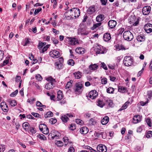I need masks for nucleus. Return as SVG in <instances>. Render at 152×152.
<instances>
[{
    "instance_id": "1",
    "label": "nucleus",
    "mask_w": 152,
    "mask_h": 152,
    "mask_svg": "<svg viewBox=\"0 0 152 152\" xmlns=\"http://www.w3.org/2000/svg\"><path fill=\"white\" fill-rule=\"evenodd\" d=\"M65 42L69 45H75L79 44L78 40L75 37H66L65 39Z\"/></svg>"
},
{
    "instance_id": "2",
    "label": "nucleus",
    "mask_w": 152,
    "mask_h": 152,
    "mask_svg": "<svg viewBox=\"0 0 152 152\" xmlns=\"http://www.w3.org/2000/svg\"><path fill=\"white\" fill-rule=\"evenodd\" d=\"M94 50L97 54H104L106 53L107 49L100 45H98L95 48Z\"/></svg>"
},
{
    "instance_id": "3",
    "label": "nucleus",
    "mask_w": 152,
    "mask_h": 152,
    "mask_svg": "<svg viewBox=\"0 0 152 152\" xmlns=\"http://www.w3.org/2000/svg\"><path fill=\"white\" fill-rule=\"evenodd\" d=\"M133 60L132 57L129 56H125L124 58V63L126 66H130L133 64Z\"/></svg>"
},
{
    "instance_id": "4",
    "label": "nucleus",
    "mask_w": 152,
    "mask_h": 152,
    "mask_svg": "<svg viewBox=\"0 0 152 152\" xmlns=\"http://www.w3.org/2000/svg\"><path fill=\"white\" fill-rule=\"evenodd\" d=\"M123 36L124 39L126 40L131 41L133 38L132 34L129 31H125L123 34Z\"/></svg>"
},
{
    "instance_id": "5",
    "label": "nucleus",
    "mask_w": 152,
    "mask_h": 152,
    "mask_svg": "<svg viewBox=\"0 0 152 152\" xmlns=\"http://www.w3.org/2000/svg\"><path fill=\"white\" fill-rule=\"evenodd\" d=\"M78 34L81 35H87L88 32V31H86L85 26L83 24H81L80 25V27L78 29Z\"/></svg>"
},
{
    "instance_id": "6",
    "label": "nucleus",
    "mask_w": 152,
    "mask_h": 152,
    "mask_svg": "<svg viewBox=\"0 0 152 152\" xmlns=\"http://www.w3.org/2000/svg\"><path fill=\"white\" fill-rule=\"evenodd\" d=\"M72 15L74 16L75 18L78 17L80 14V11L78 8H73L70 9Z\"/></svg>"
},
{
    "instance_id": "7",
    "label": "nucleus",
    "mask_w": 152,
    "mask_h": 152,
    "mask_svg": "<svg viewBox=\"0 0 152 152\" xmlns=\"http://www.w3.org/2000/svg\"><path fill=\"white\" fill-rule=\"evenodd\" d=\"M98 95V93L96 90H92L90 91L88 94L87 95L88 98L92 99H94L96 98Z\"/></svg>"
},
{
    "instance_id": "8",
    "label": "nucleus",
    "mask_w": 152,
    "mask_h": 152,
    "mask_svg": "<svg viewBox=\"0 0 152 152\" xmlns=\"http://www.w3.org/2000/svg\"><path fill=\"white\" fill-rule=\"evenodd\" d=\"M49 54L51 57L54 58H57L60 56V53L55 50L51 51L50 52Z\"/></svg>"
},
{
    "instance_id": "9",
    "label": "nucleus",
    "mask_w": 152,
    "mask_h": 152,
    "mask_svg": "<svg viewBox=\"0 0 152 152\" xmlns=\"http://www.w3.org/2000/svg\"><path fill=\"white\" fill-rule=\"evenodd\" d=\"M97 149L99 152H106L107 151L106 147L102 144L98 145L97 147Z\"/></svg>"
},
{
    "instance_id": "10",
    "label": "nucleus",
    "mask_w": 152,
    "mask_h": 152,
    "mask_svg": "<svg viewBox=\"0 0 152 152\" xmlns=\"http://www.w3.org/2000/svg\"><path fill=\"white\" fill-rule=\"evenodd\" d=\"M144 30L148 33L152 32V24L150 23H147L145 25L144 27Z\"/></svg>"
},
{
    "instance_id": "11",
    "label": "nucleus",
    "mask_w": 152,
    "mask_h": 152,
    "mask_svg": "<svg viewBox=\"0 0 152 152\" xmlns=\"http://www.w3.org/2000/svg\"><path fill=\"white\" fill-rule=\"evenodd\" d=\"M151 11V7L150 6H145L142 9V13L144 15H146L150 12Z\"/></svg>"
},
{
    "instance_id": "12",
    "label": "nucleus",
    "mask_w": 152,
    "mask_h": 152,
    "mask_svg": "<svg viewBox=\"0 0 152 152\" xmlns=\"http://www.w3.org/2000/svg\"><path fill=\"white\" fill-rule=\"evenodd\" d=\"M83 85L81 83H77L75 91L79 93L81 92L83 90Z\"/></svg>"
},
{
    "instance_id": "13",
    "label": "nucleus",
    "mask_w": 152,
    "mask_h": 152,
    "mask_svg": "<svg viewBox=\"0 0 152 152\" xmlns=\"http://www.w3.org/2000/svg\"><path fill=\"white\" fill-rule=\"evenodd\" d=\"M0 107L2 110L4 112H7L9 109L7 104L5 102H2L1 103Z\"/></svg>"
},
{
    "instance_id": "14",
    "label": "nucleus",
    "mask_w": 152,
    "mask_h": 152,
    "mask_svg": "<svg viewBox=\"0 0 152 152\" xmlns=\"http://www.w3.org/2000/svg\"><path fill=\"white\" fill-rule=\"evenodd\" d=\"M133 122L134 124H137L141 121L142 119V117L140 115H136L133 118Z\"/></svg>"
},
{
    "instance_id": "15",
    "label": "nucleus",
    "mask_w": 152,
    "mask_h": 152,
    "mask_svg": "<svg viewBox=\"0 0 152 152\" xmlns=\"http://www.w3.org/2000/svg\"><path fill=\"white\" fill-rule=\"evenodd\" d=\"M111 38L110 34L109 33H106L104 34L103 37V40L107 42H109Z\"/></svg>"
},
{
    "instance_id": "16",
    "label": "nucleus",
    "mask_w": 152,
    "mask_h": 152,
    "mask_svg": "<svg viewBox=\"0 0 152 152\" xmlns=\"http://www.w3.org/2000/svg\"><path fill=\"white\" fill-rule=\"evenodd\" d=\"M136 39L139 42H143L145 41V37L143 34H140L137 36Z\"/></svg>"
},
{
    "instance_id": "17",
    "label": "nucleus",
    "mask_w": 152,
    "mask_h": 152,
    "mask_svg": "<svg viewBox=\"0 0 152 152\" xmlns=\"http://www.w3.org/2000/svg\"><path fill=\"white\" fill-rule=\"evenodd\" d=\"M117 24L116 22L114 20H110L108 22V25L111 28H114Z\"/></svg>"
},
{
    "instance_id": "18",
    "label": "nucleus",
    "mask_w": 152,
    "mask_h": 152,
    "mask_svg": "<svg viewBox=\"0 0 152 152\" xmlns=\"http://www.w3.org/2000/svg\"><path fill=\"white\" fill-rule=\"evenodd\" d=\"M118 91L122 93H124L128 91L127 88L121 86H118Z\"/></svg>"
},
{
    "instance_id": "19",
    "label": "nucleus",
    "mask_w": 152,
    "mask_h": 152,
    "mask_svg": "<svg viewBox=\"0 0 152 152\" xmlns=\"http://www.w3.org/2000/svg\"><path fill=\"white\" fill-rule=\"evenodd\" d=\"M85 51V49L83 48H77L75 49V52L79 54H83Z\"/></svg>"
},
{
    "instance_id": "20",
    "label": "nucleus",
    "mask_w": 152,
    "mask_h": 152,
    "mask_svg": "<svg viewBox=\"0 0 152 152\" xmlns=\"http://www.w3.org/2000/svg\"><path fill=\"white\" fill-rule=\"evenodd\" d=\"M96 10L94 6H91L89 7L87 10V12L90 14H92Z\"/></svg>"
},
{
    "instance_id": "21",
    "label": "nucleus",
    "mask_w": 152,
    "mask_h": 152,
    "mask_svg": "<svg viewBox=\"0 0 152 152\" xmlns=\"http://www.w3.org/2000/svg\"><path fill=\"white\" fill-rule=\"evenodd\" d=\"M57 100L59 101L62 99L64 97V95L62 91H61L59 90L58 91L57 93Z\"/></svg>"
},
{
    "instance_id": "22",
    "label": "nucleus",
    "mask_w": 152,
    "mask_h": 152,
    "mask_svg": "<svg viewBox=\"0 0 152 152\" xmlns=\"http://www.w3.org/2000/svg\"><path fill=\"white\" fill-rule=\"evenodd\" d=\"M109 121V118L107 116H105L102 119L101 123L102 125H105L107 124Z\"/></svg>"
},
{
    "instance_id": "23",
    "label": "nucleus",
    "mask_w": 152,
    "mask_h": 152,
    "mask_svg": "<svg viewBox=\"0 0 152 152\" xmlns=\"http://www.w3.org/2000/svg\"><path fill=\"white\" fill-rule=\"evenodd\" d=\"M88 128L86 126L82 127L80 129V133L83 134H86L88 132Z\"/></svg>"
},
{
    "instance_id": "24",
    "label": "nucleus",
    "mask_w": 152,
    "mask_h": 152,
    "mask_svg": "<svg viewBox=\"0 0 152 152\" xmlns=\"http://www.w3.org/2000/svg\"><path fill=\"white\" fill-rule=\"evenodd\" d=\"M71 11L70 10H68L64 14L65 17L67 19H71L72 18H73L72 16V15Z\"/></svg>"
},
{
    "instance_id": "25",
    "label": "nucleus",
    "mask_w": 152,
    "mask_h": 152,
    "mask_svg": "<svg viewBox=\"0 0 152 152\" xmlns=\"http://www.w3.org/2000/svg\"><path fill=\"white\" fill-rule=\"evenodd\" d=\"M54 85V83L49 82L45 85V88L47 90H50L53 88Z\"/></svg>"
},
{
    "instance_id": "26",
    "label": "nucleus",
    "mask_w": 152,
    "mask_h": 152,
    "mask_svg": "<svg viewBox=\"0 0 152 152\" xmlns=\"http://www.w3.org/2000/svg\"><path fill=\"white\" fill-rule=\"evenodd\" d=\"M61 119L64 123H66L69 120V118L65 114L62 115Z\"/></svg>"
},
{
    "instance_id": "27",
    "label": "nucleus",
    "mask_w": 152,
    "mask_h": 152,
    "mask_svg": "<svg viewBox=\"0 0 152 152\" xmlns=\"http://www.w3.org/2000/svg\"><path fill=\"white\" fill-rule=\"evenodd\" d=\"M99 67L96 64H91L89 66V69L91 70H96Z\"/></svg>"
},
{
    "instance_id": "28",
    "label": "nucleus",
    "mask_w": 152,
    "mask_h": 152,
    "mask_svg": "<svg viewBox=\"0 0 152 152\" xmlns=\"http://www.w3.org/2000/svg\"><path fill=\"white\" fill-rule=\"evenodd\" d=\"M104 19V17L103 15H99L97 16L96 18V21L100 22Z\"/></svg>"
},
{
    "instance_id": "29",
    "label": "nucleus",
    "mask_w": 152,
    "mask_h": 152,
    "mask_svg": "<svg viewBox=\"0 0 152 152\" xmlns=\"http://www.w3.org/2000/svg\"><path fill=\"white\" fill-rule=\"evenodd\" d=\"M96 104L101 107H103L104 105L105 104L103 101L101 99H98L97 101Z\"/></svg>"
},
{
    "instance_id": "30",
    "label": "nucleus",
    "mask_w": 152,
    "mask_h": 152,
    "mask_svg": "<svg viewBox=\"0 0 152 152\" xmlns=\"http://www.w3.org/2000/svg\"><path fill=\"white\" fill-rule=\"evenodd\" d=\"M73 75L75 78L77 79H79L81 77V73L79 71L77 72H75L73 73Z\"/></svg>"
},
{
    "instance_id": "31",
    "label": "nucleus",
    "mask_w": 152,
    "mask_h": 152,
    "mask_svg": "<svg viewBox=\"0 0 152 152\" xmlns=\"http://www.w3.org/2000/svg\"><path fill=\"white\" fill-rule=\"evenodd\" d=\"M105 102L107 104H108V105L110 107H111L113 104V101L108 98H106L105 99Z\"/></svg>"
},
{
    "instance_id": "32",
    "label": "nucleus",
    "mask_w": 152,
    "mask_h": 152,
    "mask_svg": "<svg viewBox=\"0 0 152 152\" xmlns=\"http://www.w3.org/2000/svg\"><path fill=\"white\" fill-rule=\"evenodd\" d=\"M46 80L49 83H54L56 82V80L53 78L51 76H50L47 78Z\"/></svg>"
},
{
    "instance_id": "33",
    "label": "nucleus",
    "mask_w": 152,
    "mask_h": 152,
    "mask_svg": "<svg viewBox=\"0 0 152 152\" xmlns=\"http://www.w3.org/2000/svg\"><path fill=\"white\" fill-rule=\"evenodd\" d=\"M145 121L149 127H151L152 126V123L151 122V118H145Z\"/></svg>"
},
{
    "instance_id": "34",
    "label": "nucleus",
    "mask_w": 152,
    "mask_h": 152,
    "mask_svg": "<svg viewBox=\"0 0 152 152\" xmlns=\"http://www.w3.org/2000/svg\"><path fill=\"white\" fill-rule=\"evenodd\" d=\"M37 137L38 138H39L41 140H46L47 139L46 137L42 134H38L37 135Z\"/></svg>"
},
{
    "instance_id": "35",
    "label": "nucleus",
    "mask_w": 152,
    "mask_h": 152,
    "mask_svg": "<svg viewBox=\"0 0 152 152\" xmlns=\"http://www.w3.org/2000/svg\"><path fill=\"white\" fill-rule=\"evenodd\" d=\"M114 90L113 88L110 87L107 89V92L109 94H113L114 93Z\"/></svg>"
},
{
    "instance_id": "36",
    "label": "nucleus",
    "mask_w": 152,
    "mask_h": 152,
    "mask_svg": "<svg viewBox=\"0 0 152 152\" xmlns=\"http://www.w3.org/2000/svg\"><path fill=\"white\" fill-rule=\"evenodd\" d=\"M129 102H125L122 106V107L119 109V111H121L126 109L128 106V105Z\"/></svg>"
},
{
    "instance_id": "37",
    "label": "nucleus",
    "mask_w": 152,
    "mask_h": 152,
    "mask_svg": "<svg viewBox=\"0 0 152 152\" xmlns=\"http://www.w3.org/2000/svg\"><path fill=\"white\" fill-rule=\"evenodd\" d=\"M56 68L57 69H60L62 68V65L58 62H56L55 63Z\"/></svg>"
},
{
    "instance_id": "38",
    "label": "nucleus",
    "mask_w": 152,
    "mask_h": 152,
    "mask_svg": "<svg viewBox=\"0 0 152 152\" xmlns=\"http://www.w3.org/2000/svg\"><path fill=\"white\" fill-rule=\"evenodd\" d=\"M102 23L101 22L96 23L94 24L92 27H91V29L92 30H94L99 26H100L102 24Z\"/></svg>"
},
{
    "instance_id": "39",
    "label": "nucleus",
    "mask_w": 152,
    "mask_h": 152,
    "mask_svg": "<svg viewBox=\"0 0 152 152\" xmlns=\"http://www.w3.org/2000/svg\"><path fill=\"white\" fill-rule=\"evenodd\" d=\"M47 126L45 124H41L39 125V130L42 131H43L44 129H46Z\"/></svg>"
},
{
    "instance_id": "40",
    "label": "nucleus",
    "mask_w": 152,
    "mask_h": 152,
    "mask_svg": "<svg viewBox=\"0 0 152 152\" xmlns=\"http://www.w3.org/2000/svg\"><path fill=\"white\" fill-rule=\"evenodd\" d=\"M10 104L12 107H14L17 104L16 101L15 100H10L9 102Z\"/></svg>"
},
{
    "instance_id": "41",
    "label": "nucleus",
    "mask_w": 152,
    "mask_h": 152,
    "mask_svg": "<svg viewBox=\"0 0 152 152\" xmlns=\"http://www.w3.org/2000/svg\"><path fill=\"white\" fill-rule=\"evenodd\" d=\"M55 143L58 147H61L63 145V142L60 140L56 141Z\"/></svg>"
},
{
    "instance_id": "42",
    "label": "nucleus",
    "mask_w": 152,
    "mask_h": 152,
    "mask_svg": "<svg viewBox=\"0 0 152 152\" xmlns=\"http://www.w3.org/2000/svg\"><path fill=\"white\" fill-rule=\"evenodd\" d=\"M46 43L43 42H39V44L38 45L37 47L39 49L41 48L43 46H44L46 45Z\"/></svg>"
},
{
    "instance_id": "43",
    "label": "nucleus",
    "mask_w": 152,
    "mask_h": 152,
    "mask_svg": "<svg viewBox=\"0 0 152 152\" xmlns=\"http://www.w3.org/2000/svg\"><path fill=\"white\" fill-rule=\"evenodd\" d=\"M72 82L73 81L71 80L68 82L65 86V88L66 89H69L71 86H72Z\"/></svg>"
},
{
    "instance_id": "44",
    "label": "nucleus",
    "mask_w": 152,
    "mask_h": 152,
    "mask_svg": "<svg viewBox=\"0 0 152 152\" xmlns=\"http://www.w3.org/2000/svg\"><path fill=\"white\" fill-rule=\"evenodd\" d=\"M147 138H150L152 137V131H149L147 132L145 135Z\"/></svg>"
},
{
    "instance_id": "45",
    "label": "nucleus",
    "mask_w": 152,
    "mask_h": 152,
    "mask_svg": "<svg viewBox=\"0 0 152 152\" xmlns=\"http://www.w3.org/2000/svg\"><path fill=\"white\" fill-rule=\"evenodd\" d=\"M63 139L64 142L65 143V145H67L69 141V139L68 137H64Z\"/></svg>"
},
{
    "instance_id": "46",
    "label": "nucleus",
    "mask_w": 152,
    "mask_h": 152,
    "mask_svg": "<svg viewBox=\"0 0 152 152\" xmlns=\"http://www.w3.org/2000/svg\"><path fill=\"white\" fill-rule=\"evenodd\" d=\"M116 48L119 50L124 49V47L121 45H115Z\"/></svg>"
},
{
    "instance_id": "47",
    "label": "nucleus",
    "mask_w": 152,
    "mask_h": 152,
    "mask_svg": "<svg viewBox=\"0 0 152 152\" xmlns=\"http://www.w3.org/2000/svg\"><path fill=\"white\" fill-rule=\"evenodd\" d=\"M67 64L69 65L73 66L75 64V62L73 59H70L68 61Z\"/></svg>"
},
{
    "instance_id": "48",
    "label": "nucleus",
    "mask_w": 152,
    "mask_h": 152,
    "mask_svg": "<svg viewBox=\"0 0 152 152\" xmlns=\"http://www.w3.org/2000/svg\"><path fill=\"white\" fill-rule=\"evenodd\" d=\"M23 127L25 129L28 128L29 127V124L27 122L24 123L23 124Z\"/></svg>"
},
{
    "instance_id": "49",
    "label": "nucleus",
    "mask_w": 152,
    "mask_h": 152,
    "mask_svg": "<svg viewBox=\"0 0 152 152\" xmlns=\"http://www.w3.org/2000/svg\"><path fill=\"white\" fill-rule=\"evenodd\" d=\"M57 120L56 118H51L49 120V122L51 124H54L57 122Z\"/></svg>"
},
{
    "instance_id": "50",
    "label": "nucleus",
    "mask_w": 152,
    "mask_h": 152,
    "mask_svg": "<svg viewBox=\"0 0 152 152\" xmlns=\"http://www.w3.org/2000/svg\"><path fill=\"white\" fill-rule=\"evenodd\" d=\"M144 125H142L139 127L137 130V131L138 132H141L142 130V129L144 128Z\"/></svg>"
},
{
    "instance_id": "51",
    "label": "nucleus",
    "mask_w": 152,
    "mask_h": 152,
    "mask_svg": "<svg viewBox=\"0 0 152 152\" xmlns=\"http://www.w3.org/2000/svg\"><path fill=\"white\" fill-rule=\"evenodd\" d=\"M49 45H47L46 46H44L41 51V53H44L45 51H46L47 49L49 48Z\"/></svg>"
},
{
    "instance_id": "52",
    "label": "nucleus",
    "mask_w": 152,
    "mask_h": 152,
    "mask_svg": "<svg viewBox=\"0 0 152 152\" xmlns=\"http://www.w3.org/2000/svg\"><path fill=\"white\" fill-rule=\"evenodd\" d=\"M76 122L78 124L82 125L83 124V122L80 119H76Z\"/></svg>"
},
{
    "instance_id": "53",
    "label": "nucleus",
    "mask_w": 152,
    "mask_h": 152,
    "mask_svg": "<svg viewBox=\"0 0 152 152\" xmlns=\"http://www.w3.org/2000/svg\"><path fill=\"white\" fill-rule=\"evenodd\" d=\"M42 10V8L41 7H38L37 9H36L34 12V15H35L37 14H38L39 12L41 11Z\"/></svg>"
},
{
    "instance_id": "54",
    "label": "nucleus",
    "mask_w": 152,
    "mask_h": 152,
    "mask_svg": "<svg viewBox=\"0 0 152 152\" xmlns=\"http://www.w3.org/2000/svg\"><path fill=\"white\" fill-rule=\"evenodd\" d=\"M18 92V90H16L15 91L12 92L11 94H10V96L11 97H14L17 94Z\"/></svg>"
},
{
    "instance_id": "55",
    "label": "nucleus",
    "mask_w": 152,
    "mask_h": 152,
    "mask_svg": "<svg viewBox=\"0 0 152 152\" xmlns=\"http://www.w3.org/2000/svg\"><path fill=\"white\" fill-rule=\"evenodd\" d=\"M148 102V99H147L146 100L145 102L143 101H141L140 102V104L142 106H144L146 104H147Z\"/></svg>"
},
{
    "instance_id": "56",
    "label": "nucleus",
    "mask_w": 152,
    "mask_h": 152,
    "mask_svg": "<svg viewBox=\"0 0 152 152\" xmlns=\"http://www.w3.org/2000/svg\"><path fill=\"white\" fill-rule=\"evenodd\" d=\"M101 83L102 84L105 85L107 84V79L105 77H103L101 79Z\"/></svg>"
},
{
    "instance_id": "57",
    "label": "nucleus",
    "mask_w": 152,
    "mask_h": 152,
    "mask_svg": "<svg viewBox=\"0 0 152 152\" xmlns=\"http://www.w3.org/2000/svg\"><path fill=\"white\" fill-rule=\"evenodd\" d=\"M76 126L75 124H72L70 125L69 127V129L70 130H74L76 128Z\"/></svg>"
},
{
    "instance_id": "58",
    "label": "nucleus",
    "mask_w": 152,
    "mask_h": 152,
    "mask_svg": "<svg viewBox=\"0 0 152 152\" xmlns=\"http://www.w3.org/2000/svg\"><path fill=\"white\" fill-rule=\"evenodd\" d=\"M42 132V133L45 134H48L49 133V130L47 126L46 129H44Z\"/></svg>"
},
{
    "instance_id": "59",
    "label": "nucleus",
    "mask_w": 152,
    "mask_h": 152,
    "mask_svg": "<svg viewBox=\"0 0 152 152\" xmlns=\"http://www.w3.org/2000/svg\"><path fill=\"white\" fill-rule=\"evenodd\" d=\"M35 77L36 79L39 81H41L42 79V76L39 74L35 76Z\"/></svg>"
},
{
    "instance_id": "60",
    "label": "nucleus",
    "mask_w": 152,
    "mask_h": 152,
    "mask_svg": "<svg viewBox=\"0 0 152 152\" xmlns=\"http://www.w3.org/2000/svg\"><path fill=\"white\" fill-rule=\"evenodd\" d=\"M5 149V145H0V152H3Z\"/></svg>"
},
{
    "instance_id": "61",
    "label": "nucleus",
    "mask_w": 152,
    "mask_h": 152,
    "mask_svg": "<svg viewBox=\"0 0 152 152\" xmlns=\"http://www.w3.org/2000/svg\"><path fill=\"white\" fill-rule=\"evenodd\" d=\"M46 115H47V116H45V117H52L53 116V113L51 111H49L46 114Z\"/></svg>"
},
{
    "instance_id": "62",
    "label": "nucleus",
    "mask_w": 152,
    "mask_h": 152,
    "mask_svg": "<svg viewBox=\"0 0 152 152\" xmlns=\"http://www.w3.org/2000/svg\"><path fill=\"white\" fill-rule=\"evenodd\" d=\"M124 30V28H120L118 31L119 35L121 34Z\"/></svg>"
},
{
    "instance_id": "63",
    "label": "nucleus",
    "mask_w": 152,
    "mask_h": 152,
    "mask_svg": "<svg viewBox=\"0 0 152 152\" xmlns=\"http://www.w3.org/2000/svg\"><path fill=\"white\" fill-rule=\"evenodd\" d=\"M101 66L105 70H107V66L104 62L101 63Z\"/></svg>"
},
{
    "instance_id": "64",
    "label": "nucleus",
    "mask_w": 152,
    "mask_h": 152,
    "mask_svg": "<svg viewBox=\"0 0 152 152\" xmlns=\"http://www.w3.org/2000/svg\"><path fill=\"white\" fill-rule=\"evenodd\" d=\"M148 96L149 99H151V97L152 96V91H148Z\"/></svg>"
}]
</instances>
